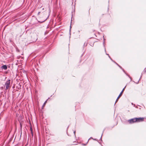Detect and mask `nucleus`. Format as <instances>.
Here are the masks:
<instances>
[{
  "label": "nucleus",
  "mask_w": 146,
  "mask_h": 146,
  "mask_svg": "<svg viewBox=\"0 0 146 146\" xmlns=\"http://www.w3.org/2000/svg\"><path fill=\"white\" fill-rule=\"evenodd\" d=\"M10 80H8L6 81L5 82V86L6 87V90H7L10 87Z\"/></svg>",
  "instance_id": "nucleus-1"
},
{
  "label": "nucleus",
  "mask_w": 146,
  "mask_h": 146,
  "mask_svg": "<svg viewBox=\"0 0 146 146\" xmlns=\"http://www.w3.org/2000/svg\"><path fill=\"white\" fill-rule=\"evenodd\" d=\"M126 87V86H125L121 92H120V94L117 97V99H116L115 103L114 104V105H115V103L118 101V99L122 95L123 92L124 90L125 89Z\"/></svg>",
  "instance_id": "nucleus-2"
},
{
  "label": "nucleus",
  "mask_w": 146,
  "mask_h": 146,
  "mask_svg": "<svg viewBox=\"0 0 146 146\" xmlns=\"http://www.w3.org/2000/svg\"><path fill=\"white\" fill-rule=\"evenodd\" d=\"M144 118L143 117H139V118H135L136 122H138L143 121L144 120Z\"/></svg>",
  "instance_id": "nucleus-3"
},
{
  "label": "nucleus",
  "mask_w": 146,
  "mask_h": 146,
  "mask_svg": "<svg viewBox=\"0 0 146 146\" xmlns=\"http://www.w3.org/2000/svg\"><path fill=\"white\" fill-rule=\"evenodd\" d=\"M128 121L129 124H131L136 122L135 118L131 119L128 120Z\"/></svg>",
  "instance_id": "nucleus-4"
},
{
  "label": "nucleus",
  "mask_w": 146,
  "mask_h": 146,
  "mask_svg": "<svg viewBox=\"0 0 146 146\" xmlns=\"http://www.w3.org/2000/svg\"><path fill=\"white\" fill-rule=\"evenodd\" d=\"M1 68L2 69L6 70L7 68V66L6 65H5L2 66L1 67Z\"/></svg>",
  "instance_id": "nucleus-5"
},
{
  "label": "nucleus",
  "mask_w": 146,
  "mask_h": 146,
  "mask_svg": "<svg viewBox=\"0 0 146 146\" xmlns=\"http://www.w3.org/2000/svg\"><path fill=\"white\" fill-rule=\"evenodd\" d=\"M103 40H104V41H103V46H104V47L105 51V52H106V48L105 46V38H104V35L103 36Z\"/></svg>",
  "instance_id": "nucleus-6"
},
{
  "label": "nucleus",
  "mask_w": 146,
  "mask_h": 146,
  "mask_svg": "<svg viewBox=\"0 0 146 146\" xmlns=\"http://www.w3.org/2000/svg\"><path fill=\"white\" fill-rule=\"evenodd\" d=\"M122 70H123V72L125 74H126V75L127 76H128V77L130 79V80L131 81V77H130L129 76V75H128L127 74L126 72H125V70L123 69H122Z\"/></svg>",
  "instance_id": "nucleus-7"
},
{
  "label": "nucleus",
  "mask_w": 146,
  "mask_h": 146,
  "mask_svg": "<svg viewBox=\"0 0 146 146\" xmlns=\"http://www.w3.org/2000/svg\"><path fill=\"white\" fill-rule=\"evenodd\" d=\"M46 100V101H45V102H44L43 105H42V108L45 106V104H46V102H47V100Z\"/></svg>",
  "instance_id": "nucleus-8"
},
{
  "label": "nucleus",
  "mask_w": 146,
  "mask_h": 146,
  "mask_svg": "<svg viewBox=\"0 0 146 146\" xmlns=\"http://www.w3.org/2000/svg\"><path fill=\"white\" fill-rule=\"evenodd\" d=\"M87 44H88V43L87 42H86L84 43V46H86L87 45Z\"/></svg>",
  "instance_id": "nucleus-9"
},
{
  "label": "nucleus",
  "mask_w": 146,
  "mask_h": 146,
  "mask_svg": "<svg viewBox=\"0 0 146 146\" xmlns=\"http://www.w3.org/2000/svg\"><path fill=\"white\" fill-rule=\"evenodd\" d=\"M142 74H141V77H140V78L139 79V80H138V82H137V83H136V84H138V83H139V80H140V78H141V77H142Z\"/></svg>",
  "instance_id": "nucleus-10"
},
{
  "label": "nucleus",
  "mask_w": 146,
  "mask_h": 146,
  "mask_svg": "<svg viewBox=\"0 0 146 146\" xmlns=\"http://www.w3.org/2000/svg\"><path fill=\"white\" fill-rule=\"evenodd\" d=\"M106 52V54L107 55H108V56L110 58H111V57H110V56H109V54H108L107 53H106V52Z\"/></svg>",
  "instance_id": "nucleus-11"
},
{
  "label": "nucleus",
  "mask_w": 146,
  "mask_h": 146,
  "mask_svg": "<svg viewBox=\"0 0 146 146\" xmlns=\"http://www.w3.org/2000/svg\"><path fill=\"white\" fill-rule=\"evenodd\" d=\"M20 127L21 129V130L22 128V124H21V123H20Z\"/></svg>",
  "instance_id": "nucleus-12"
},
{
  "label": "nucleus",
  "mask_w": 146,
  "mask_h": 146,
  "mask_svg": "<svg viewBox=\"0 0 146 146\" xmlns=\"http://www.w3.org/2000/svg\"><path fill=\"white\" fill-rule=\"evenodd\" d=\"M111 60L113 61V62L114 63H115H115H116L115 61H114V60H113L111 58H110Z\"/></svg>",
  "instance_id": "nucleus-13"
},
{
  "label": "nucleus",
  "mask_w": 146,
  "mask_h": 146,
  "mask_svg": "<svg viewBox=\"0 0 146 146\" xmlns=\"http://www.w3.org/2000/svg\"><path fill=\"white\" fill-rule=\"evenodd\" d=\"M111 60L113 61V62L114 63H115H115H116L115 61H114V60H113L111 58H110Z\"/></svg>",
  "instance_id": "nucleus-14"
},
{
  "label": "nucleus",
  "mask_w": 146,
  "mask_h": 146,
  "mask_svg": "<svg viewBox=\"0 0 146 146\" xmlns=\"http://www.w3.org/2000/svg\"><path fill=\"white\" fill-rule=\"evenodd\" d=\"M111 60L113 61V62L114 63H115H115H116L115 61H114V60H113L111 58H110Z\"/></svg>",
  "instance_id": "nucleus-15"
},
{
  "label": "nucleus",
  "mask_w": 146,
  "mask_h": 146,
  "mask_svg": "<svg viewBox=\"0 0 146 146\" xmlns=\"http://www.w3.org/2000/svg\"><path fill=\"white\" fill-rule=\"evenodd\" d=\"M111 60L113 61V62L114 63H115H115H116L115 61H114V60H113L111 58H110Z\"/></svg>",
  "instance_id": "nucleus-16"
},
{
  "label": "nucleus",
  "mask_w": 146,
  "mask_h": 146,
  "mask_svg": "<svg viewBox=\"0 0 146 146\" xmlns=\"http://www.w3.org/2000/svg\"><path fill=\"white\" fill-rule=\"evenodd\" d=\"M111 60L113 61V62L114 63H115H115H116L115 61H114V60H113L111 58H110Z\"/></svg>",
  "instance_id": "nucleus-17"
},
{
  "label": "nucleus",
  "mask_w": 146,
  "mask_h": 146,
  "mask_svg": "<svg viewBox=\"0 0 146 146\" xmlns=\"http://www.w3.org/2000/svg\"><path fill=\"white\" fill-rule=\"evenodd\" d=\"M111 60L113 61V62L114 63H115H115H116L115 61H114V60H113L111 58H110Z\"/></svg>",
  "instance_id": "nucleus-18"
},
{
  "label": "nucleus",
  "mask_w": 146,
  "mask_h": 146,
  "mask_svg": "<svg viewBox=\"0 0 146 146\" xmlns=\"http://www.w3.org/2000/svg\"><path fill=\"white\" fill-rule=\"evenodd\" d=\"M143 72H145L146 73V69L145 68L144 69V70H143Z\"/></svg>",
  "instance_id": "nucleus-19"
},
{
  "label": "nucleus",
  "mask_w": 146,
  "mask_h": 146,
  "mask_svg": "<svg viewBox=\"0 0 146 146\" xmlns=\"http://www.w3.org/2000/svg\"><path fill=\"white\" fill-rule=\"evenodd\" d=\"M118 66L121 69H123L122 67L121 66H120L119 65V66Z\"/></svg>",
  "instance_id": "nucleus-20"
},
{
  "label": "nucleus",
  "mask_w": 146,
  "mask_h": 146,
  "mask_svg": "<svg viewBox=\"0 0 146 146\" xmlns=\"http://www.w3.org/2000/svg\"><path fill=\"white\" fill-rule=\"evenodd\" d=\"M118 66L121 69H123L122 67L121 66H120L119 65V66Z\"/></svg>",
  "instance_id": "nucleus-21"
},
{
  "label": "nucleus",
  "mask_w": 146,
  "mask_h": 146,
  "mask_svg": "<svg viewBox=\"0 0 146 146\" xmlns=\"http://www.w3.org/2000/svg\"><path fill=\"white\" fill-rule=\"evenodd\" d=\"M118 66L121 69H123L122 67L121 66H120L119 65V66Z\"/></svg>",
  "instance_id": "nucleus-22"
},
{
  "label": "nucleus",
  "mask_w": 146,
  "mask_h": 146,
  "mask_svg": "<svg viewBox=\"0 0 146 146\" xmlns=\"http://www.w3.org/2000/svg\"><path fill=\"white\" fill-rule=\"evenodd\" d=\"M118 66L121 69H123L122 67L121 66H120L119 65V66Z\"/></svg>",
  "instance_id": "nucleus-23"
},
{
  "label": "nucleus",
  "mask_w": 146,
  "mask_h": 146,
  "mask_svg": "<svg viewBox=\"0 0 146 146\" xmlns=\"http://www.w3.org/2000/svg\"><path fill=\"white\" fill-rule=\"evenodd\" d=\"M74 135L75 136V137H76V135H75V133H76V131H74Z\"/></svg>",
  "instance_id": "nucleus-24"
},
{
  "label": "nucleus",
  "mask_w": 146,
  "mask_h": 146,
  "mask_svg": "<svg viewBox=\"0 0 146 146\" xmlns=\"http://www.w3.org/2000/svg\"><path fill=\"white\" fill-rule=\"evenodd\" d=\"M90 139H93L92 137H91L90 138V139H88V142H87V143H88V141H89V140Z\"/></svg>",
  "instance_id": "nucleus-25"
},
{
  "label": "nucleus",
  "mask_w": 146,
  "mask_h": 146,
  "mask_svg": "<svg viewBox=\"0 0 146 146\" xmlns=\"http://www.w3.org/2000/svg\"><path fill=\"white\" fill-rule=\"evenodd\" d=\"M31 134H32V136H33V131H31Z\"/></svg>",
  "instance_id": "nucleus-26"
},
{
  "label": "nucleus",
  "mask_w": 146,
  "mask_h": 146,
  "mask_svg": "<svg viewBox=\"0 0 146 146\" xmlns=\"http://www.w3.org/2000/svg\"><path fill=\"white\" fill-rule=\"evenodd\" d=\"M87 143H86V144H82V145H86L87 144Z\"/></svg>",
  "instance_id": "nucleus-27"
},
{
  "label": "nucleus",
  "mask_w": 146,
  "mask_h": 146,
  "mask_svg": "<svg viewBox=\"0 0 146 146\" xmlns=\"http://www.w3.org/2000/svg\"><path fill=\"white\" fill-rule=\"evenodd\" d=\"M40 12H39L38 13V15H39L40 14Z\"/></svg>",
  "instance_id": "nucleus-28"
},
{
  "label": "nucleus",
  "mask_w": 146,
  "mask_h": 146,
  "mask_svg": "<svg viewBox=\"0 0 146 146\" xmlns=\"http://www.w3.org/2000/svg\"><path fill=\"white\" fill-rule=\"evenodd\" d=\"M30 130H31V131H33L31 127H30Z\"/></svg>",
  "instance_id": "nucleus-29"
},
{
  "label": "nucleus",
  "mask_w": 146,
  "mask_h": 146,
  "mask_svg": "<svg viewBox=\"0 0 146 146\" xmlns=\"http://www.w3.org/2000/svg\"><path fill=\"white\" fill-rule=\"evenodd\" d=\"M71 25H70V30H71Z\"/></svg>",
  "instance_id": "nucleus-30"
},
{
  "label": "nucleus",
  "mask_w": 146,
  "mask_h": 146,
  "mask_svg": "<svg viewBox=\"0 0 146 146\" xmlns=\"http://www.w3.org/2000/svg\"><path fill=\"white\" fill-rule=\"evenodd\" d=\"M115 64L117 65L118 66H119V64L117 63H115Z\"/></svg>",
  "instance_id": "nucleus-31"
},
{
  "label": "nucleus",
  "mask_w": 146,
  "mask_h": 146,
  "mask_svg": "<svg viewBox=\"0 0 146 146\" xmlns=\"http://www.w3.org/2000/svg\"><path fill=\"white\" fill-rule=\"evenodd\" d=\"M94 45V44H93L92 45H91V46H93Z\"/></svg>",
  "instance_id": "nucleus-32"
},
{
  "label": "nucleus",
  "mask_w": 146,
  "mask_h": 146,
  "mask_svg": "<svg viewBox=\"0 0 146 146\" xmlns=\"http://www.w3.org/2000/svg\"><path fill=\"white\" fill-rule=\"evenodd\" d=\"M110 2V0H108V3H109Z\"/></svg>",
  "instance_id": "nucleus-33"
},
{
  "label": "nucleus",
  "mask_w": 146,
  "mask_h": 146,
  "mask_svg": "<svg viewBox=\"0 0 146 146\" xmlns=\"http://www.w3.org/2000/svg\"><path fill=\"white\" fill-rule=\"evenodd\" d=\"M102 136H101V138H100V139H101L102 140Z\"/></svg>",
  "instance_id": "nucleus-34"
},
{
  "label": "nucleus",
  "mask_w": 146,
  "mask_h": 146,
  "mask_svg": "<svg viewBox=\"0 0 146 146\" xmlns=\"http://www.w3.org/2000/svg\"><path fill=\"white\" fill-rule=\"evenodd\" d=\"M1 131L0 130V133H1Z\"/></svg>",
  "instance_id": "nucleus-35"
},
{
  "label": "nucleus",
  "mask_w": 146,
  "mask_h": 146,
  "mask_svg": "<svg viewBox=\"0 0 146 146\" xmlns=\"http://www.w3.org/2000/svg\"><path fill=\"white\" fill-rule=\"evenodd\" d=\"M104 131H103V133L104 132Z\"/></svg>",
  "instance_id": "nucleus-36"
},
{
  "label": "nucleus",
  "mask_w": 146,
  "mask_h": 146,
  "mask_svg": "<svg viewBox=\"0 0 146 146\" xmlns=\"http://www.w3.org/2000/svg\"><path fill=\"white\" fill-rule=\"evenodd\" d=\"M78 32H79H79H80V31H78Z\"/></svg>",
  "instance_id": "nucleus-37"
},
{
  "label": "nucleus",
  "mask_w": 146,
  "mask_h": 146,
  "mask_svg": "<svg viewBox=\"0 0 146 146\" xmlns=\"http://www.w3.org/2000/svg\"><path fill=\"white\" fill-rule=\"evenodd\" d=\"M68 127H68H68H67V129H68Z\"/></svg>",
  "instance_id": "nucleus-38"
},
{
  "label": "nucleus",
  "mask_w": 146,
  "mask_h": 146,
  "mask_svg": "<svg viewBox=\"0 0 146 146\" xmlns=\"http://www.w3.org/2000/svg\"><path fill=\"white\" fill-rule=\"evenodd\" d=\"M132 104H133L132 103H131Z\"/></svg>",
  "instance_id": "nucleus-39"
}]
</instances>
